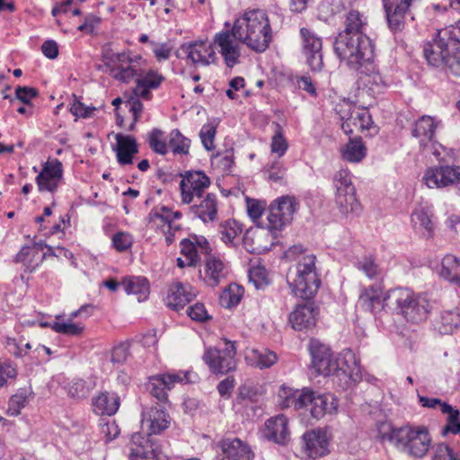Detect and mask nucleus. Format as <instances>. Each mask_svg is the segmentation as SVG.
I'll return each mask as SVG.
<instances>
[{"instance_id": "nucleus-1", "label": "nucleus", "mask_w": 460, "mask_h": 460, "mask_svg": "<svg viewBox=\"0 0 460 460\" xmlns=\"http://www.w3.org/2000/svg\"><path fill=\"white\" fill-rule=\"evenodd\" d=\"M232 28L236 39L257 53L264 52L273 40L268 14L261 9L245 11L234 21Z\"/></svg>"}, {"instance_id": "nucleus-2", "label": "nucleus", "mask_w": 460, "mask_h": 460, "mask_svg": "<svg viewBox=\"0 0 460 460\" xmlns=\"http://www.w3.org/2000/svg\"><path fill=\"white\" fill-rule=\"evenodd\" d=\"M381 440L387 441L398 451L414 458L424 457L429 450L431 437L424 426H402L394 428L382 423L378 429Z\"/></svg>"}, {"instance_id": "nucleus-3", "label": "nucleus", "mask_w": 460, "mask_h": 460, "mask_svg": "<svg viewBox=\"0 0 460 460\" xmlns=\"http://www.w3.org/2000/svg\"><path fill=\"white\" fill-rule=\"evenodd\" d=\"M312 367L317 374L323 376H348L353 383L361 380V367L355 353L350 349L343 350L341 358L337 361L331 349L316 341L311 343Z\"/></svg>"}, {"instance_id": "nucleus-4", "label": "nucleus", "mask_w": 460, "mask_h": 460, "mask_svg": "<svg viewBox=\"0 0 460 460\" xmlns=\"http://www.w3.org/2000/svg\"><path fill=\"white\" fill-rule=\"evenodd\" d=\"M287 256L297 261L294 277L290 275L288 279L292 294L302 299L312 298L321 286L315 255L305 252L303 246L297 244L288 248Z\"/></svg>"}, {"instance_id": "nucleus-5", "label": "nucleus", "mask_w": 460, "mask_h": 460, "mask_svg": "<svg viewBox=\"0 0 460 460\" xmlns=\"http://www.w3.org/2000/svg\"><path fill=\"white\" fill-rule=\"evenodd\" d=\"M334 51L340 60L353 70L363 68L374 58V48L368 36L338 35Z\"/></svg>"}, {"instance_id": "nucleus-6", "label": "nucleus", "mask_w": 460, "mask_h": 460, "mask_svg": "<svg viewBox=\"0 0 460 460\" xmlns=\"http://www.w3.org/2000/svg\"><path fill=\"white\" fill-rule=\"evenodd\" d=\"M390 299L394 308L408 322L420 323L425 321L432 310L433 304L426 293H414L405 288H392Z\"/></svg>"}, {"instance_id": "nucleus-7", "label": "nucleus", "mask_w": 460, "mask_h": 460, "mask_svg": "<svg viewBox=\"0 0 460 460\" xmlns=\"http://www.w3.org/2000/svg\"><path fill=\"white\" fill-rule=\"evenodd\" d=\"M235 342L222 339L216 346L206 348L202 359L215 375H226L236 368Z\"/></svg>"}, {"instance_id": "nucleus-8", "label": "nucleus", "mask_w": 460, "mask_h": 460, "mask_svg": "<svg viewBox=\"0 0 460 460\" xmlns=\"http://www.w3.org/2000/svg\"><path fill=\"white\" fill-rule=\"evenodd\" d=\"M351 177L349 170L341 169L333 178V185L336 190L335 202L343 215L358 214L361 210Z\"/></svg>"}, {"instance_id": "nucleus-9", "label": "nucleus", "mask_w": 460, "mask_h": 460, "mask_svg": "<svg viewBox=\"0 0 460 460\" xmlns=\"http://www.w3.org/2000/svg\"><path fill=\"white\" fill-rule=\"evenodd\" d=\"M146 61L140 55L130 56L121 52L112 54L107 58L105 65L110 68L112 77L119 82L128 84L137 79L141 71V64Z\"/></svg>"}, {"instance_id": "nucleus-10", "label": "nucleus", "mask_w": 460, "mask_h": 460, "mask_svg": "<svg viewBox=\"0 0 460 460\" xmlns=\"http://www.w3.org/2000/svg\"><path fill=\"white\" fill-rule=\"evenodd\" d=\"M298 208L299 204L294 197L282 196L275 199L269 208L268 227L274 232L281 231L291 223Z\"/></svg>"}, {"instance_id": "nucleus-11", "label": "nucleus", "mask_w": 460, "mask_h": 460, "mask_svg": "<svg viewBox=\"0 0 460 460\" xmlns=\"http://www.w3.org/2000/svg\"><path fill=\"white\" fill-rule=\"evenodd\" d=\"M130 445V460H169L165 446L156 438H145L142 434L135 433Z\"/></svg>"}, {"instance_id": "nucleus-12", "label": "nucleus", "mask_w": 460, "mask_h": 460, "mask_svg": "<svg viewBox=\"0 0 460 460\" xmlns=\"http://www.w3.org/2000/svg\"><path fill=\"white\" fill-rule=\"evenodd\" d=\"M392 289L384 292V286L380 282L374 283L360 289L358 304L365 310L374 314L380 313L386 307L394 308L390 299Z\"/></svg>"}, {"instance_id": "nucleus-13", "label": "nucleus", "mask_w": 460, "mask_h": 460, "mask_svg": "<svg viewBox=\"0 0 460 460\" xmlns=\"http://www.w3.org/2000/svg\"><path fill=\"white\" fill-rule=\"evenodd\" d=\"M241 44L243 43L236 39L233 28L217 32L213 40L214 48L217 49L229 68L240 63Z\"/></svg>"}, {"instance_id": "nucleus-14", "label": "nucleus", "mask_w": 460, "mask_h": 460, "mask_svg": "<svg viewBox=\"0 0 460 460\" xmlns=\"http://www.w3.org/2000/svg\"><path fill=\"white\" fill-rule=\"evenodd\" d=\"M209 185L210 179L201 171H188L181 174L180 182L181 202L190 204L195 198H200Z\"/></svg>"}, {"instance_id": "nucleus-15", "label": "nucleus", "mask_w": 460, "mask_h": 460, "mask_svg": "<svg viewBox=\"0 0 460 460\" xmlns=\"http://www.w3.org/2000/svg\"><path fill=\"white\" fill-rule=\"evenodd\" d=\"M170 423L171 417L162 405L156 403L143 408L141 428L144 432H146L145 438H154L153 435L161 434L168 429Z\"/></svg>"}, {"instance_id": "nucleus-16", "label": "nucleus", "mask_w": 460, "mask_h": 460, "mask_svg": "<svg viewBox=\"0 0 460 460\" xmlns=\"http://www.w3.org/2000/svg\"><path fill=\"white\" fill-rule=\"evenodd\" d=\"M300 36L302 53L305 58L306 64L312 71H321L323 66L322 38L307 28L300 29Z\"/></svg>"}, {"instance_id": "nucleus-17", "label": "nucleus", "mask_w": 460, "mask_h": 460, "mask_svg": "<svg viewBox=\"0 0 460 460\" xmlns=\"http://www.w3.org/2000/svg\"><path fill=\"white\" fill-rule=\"evenodd\" d=\"M274 230H270L268 226L251 227L246 230L243 244L244 249L251 253H262L271 249L276 238Z\"/></svg>"}, {"instance_id": "nucleus-18", "label": "nucleus", "mask_w": 460, "mask_h": 460, "mask_svg": "<svg viewBox=\"0 0 460 460\" xmlns=\"http://www.w3.org/2000/svg\"><path fill=\"white\" fill-rule=\"evenodd\" d=\"M460 181V166L439 165L429 168L423 176V181L430 188H444Z\"/></svg>"}, {"instance_id": "nucleus-19", "label": "nucleus", "mask_w": 460, "mask_h": 460, "mask_svg": "<svg viewBox=\"0 0 460 460\" xmlns=\"http://www.w3.org/2000/svg\"><path fill=\"white\" fill-rule=\"evenodd\" d=\"M63 179V164L58 159L48 160L36 177V183L40 192H55Z\"/></svg>"}, {"instance_id": "nucleus-20", "label": "nucleus", "mask_w": 460, "mask_h": 460, "mask_svg": "<svg viewBox=\"0 0 460 460\" xmlns=\"http://www.w3.org/2000/svg\"><path fill=\"white\" fill-rule=\"evenodd\" d=\"M306 394L309 400L305 401V410L310 411L313 418L320 420L326 414H335L338 411L339 403L336 397L332 394H320L308 388Z\"/></svg>"}, {"instance_id": "nucleus-21", "label": "nucleus", "mask_w": 460, "mask_h": 460, "mask_svg": "<svg viewBox=\"0 0 460 460\" xmlns=\"http://www.w3.org/2000/svg\"><path fill=\"white\" fill-rule=\"evenodd\" d=\"M187 373H166L149 377L147 389L150 394L160 402L167 401V392L170 391L176 383L188 382Z\"/></svg>"}, {"instance_id": "nucleus-22", "label": "nucleus", "mask_w": 460, "mask_h": 460, "mask_svg": "<svg viewBox=\"0 0 460 460\" xmlns=\"http://www.w3.org/2000/svg\"><path fill=\"white\" fill-rule=\"evenodd\" d=\"M423 54L430 66L436 67L446 66L450 69V63L455 59L456 53L453 54L446 41L440 40V36L437 33V37L431 42L424 45Z\"/></svg>"}, {"instance_id": "nucleus-23", "label": "nucleus", "mask_w": 460, "mask_h": 460, "mask_svg": "<svg viewBox=\"0 0 460 460\" xmlns=\"http://www.w3.org/2000/svg\"><path fill=\"white\" fill-rule=\"evenodd\" d=\"M181 50L187 60L196 66H208L216 60L214 45L204 40L184 43Z\"/></svg>"}, {"instance_id": "nucleus-24", "label": "nucleus", "mask_w": 460, "mask_h": 460, "mask_svg": "<svg viewBox=\"0 0 460 460\" xmlns=\"http://www.w3.org/2000/svg\"><path fill=\"white\" fill-rule=\"evenodd\" d=\"M165 81V76L154 68H142L136 79L134 93L137 97L149 101L152 91L157 90Z\"/></svg>"}, {"instance_id": "nucleus-25", "label": "nucleus", "mask_w": 460, "mask_h": 460, "mask_svg": "<svg viewBox=\"0 0 460 460\" xmlns=\"http://www.w3.org/2000/svg\"><path fill=\"white\" fill-rule=\"evenodd\" d=\"M440 126L441 120L429 115H423L412 123L411 136L418 139L420 149L428 148Z\"/></svg>"}, {"instance_id": "nucleus-26", "label": "nucleus", "mask_w": 460, "mask_h": 460, "mask_svg": "<svg viewBox=\"0 0 460 460\" xmlns=\"http://www.w3.org/2000/svg\"><path fill=\"white\" fill-rule=\"evenodd\" d=\"M262 437L277 444L284 445L289 439L288 420L283 414L271 417L264 423Z\"/></svg>"}, {"instance_id": "nucleus-27", "label": "nucleus", "mask_w": 460, "mask_h": 460, "mask_svg": "<svg viewBox=\"0 0 460 460\" xmlns=\"http://www.w3.org/2000/svg\"><path fill=\"white\" fill-rule=\"evenodd\" d=\"M195 297L196 292L190 284L175 281L168 288L165 303L170 308L178 311Z\"/></svg>"}, {"instance_id": "nucleus-28", "label": "nucleus", "mask_w": 460, "mask_h": 460, "mask_svg": "<svg viewBox=\"0 0 460 460\" xmlns=\"http://www.w3.org/2000/svg\"><path fill=\"white\" fill-rule=\"evenodd\" d=\"M228 274V269L224 261L216 254H208L205 259L203 281L208 287L220 285Z\"/></svg>"}, {"instance_id": "nucleus-29", "label": "nucleus", "mask_w": 460, "mask_h": 460, "mask_svg": "<svg viewBox=\"0 0 460 460\" xmlns=\"http://www.w3.org/2000/svg\"><path fill=\"white\" fill-rule=\"evenodd\" d=\"M318 311L310 304L297 305L289 314V323L296 331L303 332L314 328L317 322Z\"/></svg>"}, {"instance_id": "nucleus-30", "label": "nucleus", "mask_w": 460, "mask_h": 460, "mask_svg": "<svg viewBox=\"0 0 460 460\" xmlns=\"http://www.w3.org/2000/svg\"><path fill=\"white\" fill-rule=\"evenodd\" d=\"M302 439V447L310 458L321 457L328 451L329 441L326 433L321 429L305 432Z\"/></svg>"}, {"instance_id": "nucleus-31", "label": "nucleus", "mask_w": 460, "mask_h": 460, "mask_svg": "<svg viewBox=\"0 0 460 460\" xmlns=\"http://www.w3.org/2000/svg\"><path fill=\"white\" fill-rule=\"evenodd\" d=\"M433 214L428 205H420L411 213V224L416 233L422 238L430 239L434 234V224L431 220Z\"/></svg>"}, {"instance_id": "nucleus-32", "label": "nucleus", "mask_w": 460, "mask_h": 460, "mask_svg": "<svg viewBox=\"0 0 460 460\" xmlns=\"http://www.w3.org/2000/svg\"><path fill=\"white\" fill-rule=\"evenodd\" d=\"M308 388L295 390L286 385L279 387L278 391V403L282 408L293 407L295 410H304L305 401L309 400L306 394Z\"/></svg>"}, {"instance_id": "nucleus-33", "label": "nucleus", "mask_w": 460, "mask_h": 460, "mask_svg": "<svg viewBox=\"0 0 460 460\" xmlns=\"http://www.w3.org/2000/svg\"><path fill=\"white\" fill-rule=\"evenodd\" d=\"M373 61L360 68L359 85L366 89L369 94L375 96L381 93L386 84L379 71L373 66Z\"/></svg>"}, {"instance_id": "nucleus-34", "label": "nucleus", "mask_w": 460, "mask_h": 460, "mask_svg": "<svg viewBox=\"0 0 460 460\" xmlns=\"http://www.w3.org/2000/svg\"><path fill=\"white\" fill-rule=\"evenodd\" d=\"M117 161L120 165L131 164L133 156L138 153V146L134 137L130 135L117 134L115 137Z\"/></svg>"}, {"instance_id": "nucleus-35", "label": "nucleus", "mask_w": 460, "mask_h": 460, "mask_svg": "<svg viewBox=\"0 0 460 460\" xmlns=\"http://www.w3.org/2000/svg\"><path fill=\"white\" fill-rule=\"evenodd\" d=\"M368 26V19L365 13L351 9L345 14L344 30L339 35L346 36H367L366 31Z\"/></svg>"}, {"instance_id": "nucleus-36", "label": "nucleus", "mask_w": 460, "mask_h": 460, "mask_svg": "<svg viewBox=\"0 0 460 460\" xmlns=\"http://www.w3.org/2000/svg\"><path fill=\"white\" fill-rule=\"evenodd\" d=\"M388 28L393 33L402 31L411 13L395 4L394 0H383Z\"/></svg>"}, {"instance_id": "nucleus-37", "label": "nucleus", "mask_w": 460, "mask_h": 460, "mask_svg": "<svg viewBox=\"0 0 460 460\" xmlns=\"http://www.w3.org/2000/svg\"><path fill=\"white\" fill-rule=\"evenodd\" d=\"M221 460H252V454L248 445L239 438H227L221 442Z\"/></svg>"}, {"instance_id": "nucleus-38", "label": "nucleus", "mask_w": 460, "mask_h": 460, "mask_svg": "<svg viewBox=\"0 0 460 460\" xmlns=\"http://www.w3.org/2000/svg\"><path fill=\"white\" fill-rule=\"evenodd\" d=\"M120 405V399L115 393L102 392L92 399L93 411L97 415H114Z\"/></svg>"}, {"instance_id": "nucleus-39", "label": "nucleus", "mask_w": 460, "mask_h": 460, "mask_svg": "<svg viewBox=\"0 0 460 460\" xmlns=\"http://www.w3.org/2000/svg\"><path fill=\"white\" fill-rule=\"evenodd\" d=\"M190 213L204 223L214 222L217 217V196L212 193L207 194L199 204L190 208Z\"/></svg>"}, {"instance_id": "nucleus-40", "label": "nucleus", "mask_w": 460, "mask_h": 460, "mask_svg": "<svg viewBox=\"0 0 460 460\" xmlns=\"http://www.w3.org/2000/svg\"><path fill=\"white\" fill-rule=\"evenodd\" d=\"M438 274L444 279L460 287V259L452 254L446 255L441 261Z\"/></svg>"}, {"instance_id": "nucleus-41", "label": "nucleus", "mask_w": 460, "mask_h": 460, "mask_svg": "<svg viewBox=\"0 0 460 460\" xmlns=\"http://www.w3.org/2000/svg\"><path fill=\"white\" fill-rule=\"evenodd\" d=\"M121 285L127 294L137 296L139 302L146 300L149 295V283L145 277L125 278Z\"/></svg>"}, {"instance_id": "nucleus-42", "label": "nucleus", "mask_w": 460, "mask_h": 460, "mask_svg": "<svg viewBox=\"0 0 460 460\" xmlns=\"http://www.w3.org/2000/svg\"><path fill=\"white\" fill-rule=\"evenodd\" d=\"M218 232L223 243L228 246L235 247L243 232V227L236 220L228 219L219 225Z\"/></svg>"}, {"instance_id": "nucleus-43", "label": "nucleus", "mask_w": 460, "mask_h": 460, "mask_svg": "<svg viewBox=\"0 0 460 460\" xmlns=\"http://www.w3.org/2000/svg\"><path fill=\"white\" fill-rule=\"evenodd\" d=\"M460 326V310L455 308L441 313L435 324L436 330L440 334H450Z\"/></svg>"}, {"instance_id": "nucleus-44", "label": "nucleus", "mask_w": 460, "mask_h": 460, "mask_svg": "<svg viewBox=\"0 0 460 460\" xmlns=\"http://www.w3.org/2000/svg\"><path fill=\"white\" fill-rule=\"evenodd\" d=\"M41 325L49 326L54 332L67 336H80L84 330L83 323L65 320L62 315H57L54 322Z\"/></svg>"}, {"instance_id": "nucleus-45", "label": "nucleus", "mask_w": 460, "mask_h": 460, "mask_svg": "<svg viewBox=\"0 0 460 460\" xmlns=\"http://www.w3.org/2000/svg\"><path fill=\"white\" fill-rule=\"evenodd\" d=\"M354 265L369 279L378 280L383 278V269L372 255H365L358 259Z\"/></svg>"}, {"instance_id": "nucleus-46", "label": "nucleus", "mask_w": 460, "mask_h": 460, "mask_svg": "<svg viewBox=\"0 0 460 460\" xmlns=\"http://www.w3.org/2000/svg\"><path fill=\"white\" fill-rule=\"evenodd\" d=\"M367 155V147L360 138L350 139L341 148V157L349 163H359Z\"/></svg>"}, {"instance_id": "nucleus-47", "label": "nucleus", "mask_w": 460, "mask_h": 460, "mask_svg": "<svg viewBox=\"0 0 460 460\" xmlns=\"http://www.w3.org/2000/svg\"><path fill=\"white\" fill-rule=\"evenodd\" d=\"M149 147L156 154L165 155L169 153V134L159 128H153L146 137Z\"/></svg>"}, {"instance_id": "nucleus-48", "label": "nucleus", "mask_w": 460, "mask_h": 460, "mask_svg": "<svg viewBox=\"0 0 460 460\" xmlns=\"http://www.w3.org/2000/svg\"><path fill=\"white\" fill-rule=\"evenodd\" d=\"M349 119L353 120V126L358 129H369L373 125L371 114L363 107L349 105Z\"/></svg>"}, {"instance_id": "nucleus-49", "label": "nucleus", "mask_w": 460, "mask_h": 460, "mask_svg": "<svg viewBox=\"0 0 460 460\" xmlns=\"http://www.w3.org/2000/svg\"><path fill=\"white\" fill-rule=\"evenodd\" d=\"M440 40L446 41L452 53L460 52V21L438 31Z\"/></svg>"}, {"instance_id": "nucleus-50", "label": "nucleus", "mask_w": 460, "mask_h": 460, "mask_svg": "<svg viewBox=\"0 0 460 460\" xmlns=\"http://www.w3.org/2000/svg\"><path fill=\"white\" fill-rule=\"evenodd\" d=\"M190 140L175 128L169 133L168 147L173 155H185L189 154Z\"/></svg>"}, {"instance_id": "nucleus-51", "label": "nucleus", "mask_w": 460, "mask_h": 460, "mask_svg": "<svg viewBox=\"0 0 460 460\" xmlns=\"http://www.w3.org/2000/svg\"><path fill=\"white\" fill-rule=\"evenodd\" d=\"M442 413L447 415V424L444 427L442 434H460L459 411L449 404H443Z\"/></svg>"}, {"instance_id": "nucleus-52", "label": "nucleus", "mask_w": 460, "mask_h": 460, "mask_svg": "<svg viewBox=\"0 0 460 460\" xmlns=\"http://www.w3.org/2000/svg\"><path fill=\"white\" fill-rule=\"evenodd\" d=\"M274 134L271 137L270 151L272 154L277 155L279 158L282 157L288 148V143L284 137L283 128L279 123H275Z\"/></svg>"}, {"instance_id": "nucleus-53", "label": "nucleus", "mask_w": 460, "mask_h": 460, "mask_svg": "<svg viewBox=\"0 0 460 460\" xmlns=\"http://www.w3.org/2000/svg\"><path fill=\"white\" fill-rule=\"evenodd\" d=\"M149 222L156 226H166L168 230L172 227V211L166 207L156 208L148 215Z\"/></svg>"}, {"instance_id": "nucleus-54", "label": "nucleus", "mask_w": 460, "mask_h": 460, "mask_svg": "<svg viewBox=\"0 0 460 460\" xmlns=\"http://www.w3.org/2000/svg\"><path fill=\"white\" fill-rule=\"evenodd\" d=\"M217 123L216 121H208L204 124L199 131V137L204 148L211 151L215 148L214 141L217 133Z\"/></svg>"}, {"instance_id": "nucleus-55", "label": "nucleus", "mask_w": 460, "mask_h": 460, "mask_svg": "<svg viewBox=\"0 0 460 460\" xmlns=\"http://www.w3.org/2000/svg\"><path fill=\"white\" fill-rule=\"evenodd\" d=\"M6 348L8 351L16 358H23L30 354L32 346L30 342L23 343V339L6 338Z\"/></svg>"}, {"instance_id": "nucleus-56", "label": "nucleus", "mask_w": 460, "mask_h": 460, "mask_svg": "<svg viewBox=\"0 0 460 460\" xmlns=\"http://www.w3.org/2000/svg\"><path fill=\"white\" fill-rule=\"evenodd\" d=\"M249 279L259 289L270 283L269 274L264 266H253L249 270Z\"/></svg>"}, {"instance_id": "nucleus-57", "label": "nucleus", "mask_w": 460, "mask_h": 460, "mask_svg": "<svg viewBox=\"0 0 460 460\" xmlns=\"http://www.w3.org/2000/svg\"><path fill=\"white\" fill-rule=\"evenodd\" d=\"M243 293V290L240 286L236 284L229 285L228 288L222 294L221 301L227 307L235 306L240 303Z\"/></svg>"}, {"instance_id": "nucleus-58", "label": "nucleus", "mask_w": 460, "mask_h": 460, "mask_svg": "<svg viewBox=\"0 0 460 460\" xmlns=\"http://www.w3.org/2000/svg\"><path fill=\"white\" fill-rule=\"evenodd\" d=\"M68 394L73 398H84L89 394V387L83 379H75L71 381L67 387Z\"/></svg>"}, {"instance_id": "nucleus-59", "label": "nucleus", "mask_w": 460, "mask_h": 460, "mask_svg": "<svg viewBox=\"0 0 460 460\" xmlns=\"http://www.w3.org/2000/svg\"><path fill=\"white\" fill-rule=\"evenodd\" d=\"M133 237L126 232H118L112 236V245L118 252H126L132 246Z\"/></svg>"}, {"instance_id": "nucleus-60", "label": "nucleus", "mask_w": 460, "mask_h": 460, "mask_svg": "<svg viewBox=\"0 0 460 460\" xmlns=\"http://www.w3.org/2000/svg\"><path fill=\"white\" fill-rule=\"evenodd\" d=\"M149 46H150L155 58L159 62L167 60L172 54V47L171 46L170 43H167V42L160 43V42L151 40L149 42Z\"/></svg>"}, {"instance_id": "nucleus-61", "label": "nucleus", "mask_w": 460, "mask_h": 460, "mask_svg": "<svg viewBox=\"0 0 460 460\" xmlns=\"http://www.w3.org/2000/svg\"><path fill=\"white\" fill-rule=\"evenodd\" d=\"M27 402V395L24 393H17L10 398L7 412L12 416H16L20 414L21 410L25 407Z\"/></svg>"}, {"instance_id": "nucleus-62", "label": "nucleus", "mask_w": 460, "mask_h": 460, "mask_svg": "<svg viewBox=\"0 0 460 460\" xmlns=\"http://www.w3.org/2000/svg\"><path fill=\"white\" fill-rule=\"evenodd\" d=\"M254 356L257 358V366L260 368H267L276 363L278 358L275 352L268 349L254 350Z\"/></svg>"}, {"instance_id": "nucleus-63", "label": "nucleus", "mask_w": 460, "mask_h": 460, "mask_svg": "<svg viewBox=\"0 0 460 460\" xmlns=\"http://www.w3.org/2000/svg\"><path fill=\"white\" fill-rule=\"evenodd\" d=\"M431 147V153L438 162H449L454 157V152L451 149H447L441 144L432 140L429 143Z\"/></svg>"}, {"instance_id": "nucleus-64", "label": "nucleus", "mask_w": 460, "mask_h": 460, "mask_svg": "<svg viewBox=\"0 0 460 460\" xmlns=\"http://www.w3.org/2000/svg\"><path fill=\"white\" fill-rule=\"evenodd\" d=\"M432 460H460V457L448 445L441 443L437 446Z\"/></svg>"}]
</instances>
